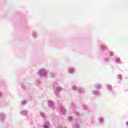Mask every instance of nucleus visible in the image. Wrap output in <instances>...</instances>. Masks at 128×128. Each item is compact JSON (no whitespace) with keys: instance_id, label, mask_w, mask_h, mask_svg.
Wrapping results in <instances>:
<instances>
[{"instance_id":"f257e3e1","label":"nucleus","mask_w":128,"mask_h":128,"mask_svg":"<svg viewBox=\"0 0 128 128\" xmlns=\"http://www.w3.org/2000/svg\"><path fill=\"white\" fill-rule=\"evenodd\" d=\"M114 55V54L112 52H110V56H113Z\"/></svg>"},{"instance_id":"f03ea898","label":"nucleus","mask_w":128,"mask_h":128,"mask_svg":"<svg viewBox=\"0 0 128 128\" xmlns=\"http://www.w3.org/2000/svg\"><path fill=\"white\" fill-rule=\"evenodd\" d=\"M110 90H111V86H109Z\"/></svg>"},{"instance_id":"7ed1b4c3","label":"nucleus","mask_w":128,"mask_h":128,"mask_svg":"<svg viewBox=\"0 0 128 128\" xmlns=\"http://www.w3.org/2000/svg\"><path fill=\"white\" fill-rule=\"evenodd\" d=\"M72 70V72H74V70Z\"/></svg>"},{"instance_id":"20e7f679","label":"nucleus","mask_w":128,"mask_h":128,"mask_svg":"<svg viewBox=\"0 0 128 128\" xmlns=\"http://www.w3.org/2000/svg\"><path fill=\"white\" fill-rule=\"evenodd\" d=\"M106 48V46H104V48Z\"/></svg>"},{"instance_id":"39448f33","label":"nucleus","mask_w":128,"mask_h":128,"mask_svg":"<svg viewBox=\"0 0 128 128\" xmlns=\"http://www.w3.org/2000/svg\"><path fill=\"white\" fill-rule=\"evenodd\" d=\"M42 71H45L44 70H42Z\"/></svg>"}]
</instances>
